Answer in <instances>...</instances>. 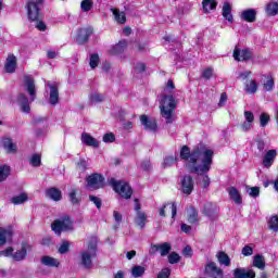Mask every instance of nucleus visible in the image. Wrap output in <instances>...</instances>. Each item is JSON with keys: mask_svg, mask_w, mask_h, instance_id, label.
<instances>
[{"mask_svg": "<svg viewBox=\"0 0 278 278\" xmlns=\"http://www.w3.org/2000/svg\"><path fill=\"white\" fill-rule=\"evenodd\" d=\"M180 160L185 161L189 173L199 175V185L201 188H210V173L214 160V151L205 146H200L190 152V148L185 146L180 150Z\"/></svg>", "mask_w": 278, "mask_h": 278, "instance_id": "obj_1", "label": "nucleus"}, {"mask_svg": "<svg viewBox=\"0 0 278 278\" xmlns=\"http://www.w3.org/2000/svg\"><path fill=\"white\" fill-rule=\"evenodd\" d=\"M177 108V101L175 100V97L173 96H162L161 102H160V110L161 115L163 118H165L166 123H173L175 118L173 117V112H175V109Z\"/></svg>", "mask_w": 278, "mask_h": 278, "instance_id": "obj_2", "label": "nucleus"}, {"mask_svg": "<svg viewBox=\"0 0 278 278\" xmlns=\"http://www.w3.org/2000/svg\"><path fill=\"white\" fill-rule=\"evenodd\" d=\"M79 257H80V265H83L84 268H87V269L92 268V260L97 257V241L91 240L88 243V248L80 252Z\"/></svg>", "mask_w": 278, "mask_h": 278, "instance_id": "obj_3", "label": "nucleus"}, {"mask_svg": "<svg viewBox=\"0 0 278 278\" xmlns=\"http://www.w3.org/2000/svg\"><path fill=\"white\" fill-rule=\"evenodd\" d=\"M111 186L113 190L117 192L119 197H122V199H131V194H134V190H131V187L129 186V184L125 181L111 179Z\"/></svg>", "mask_w": 278, "mask_h": 278, "instance_id": "obj_4", "label": "nucleus"}, {"mask_svg": "<svg viewBox=\"0 0 278 278\" xmlns=\"http://www.w3.org/2000/svg\"><path fill=\"white\" fill-rule=\"evenodd\" d=\"M52 231L56 233V236H60L62 231H72L73 229V220H71V217L68 216H63L51 225Z\"/></svg>", "mask_w": 278, "mask_h": 278, "instance_id": "obj_5", "label": "nucleus"}, {"mask_svg": "<svg viewBox=\"0 0 278 278\" xmlns=\"http://www.w3.org/2000/svg\"><path fill=\"white\" fill-rule=\"evenodd\" d=\"M45 0H35L27 3V13L30 21H38L40 16V7Z\"/></svg>", "mask_w": 278, "mask_h": 278, "instance_id": "obj_6", "label": "nucleus"}, {"mask_svg": "<svg viewBox=\"0 0 278 278\" xmlns=\"http://www.w3.org/2000/svg\"><path fill=\"white\" fill-rule=\"evenodd\" d=\"M105 178H103L100 174H92L87 177V187L90 190H99V188H103Z\"/></svg>", "mask_w": 278, "mask_h": 278, "instance_id": "obj_7", "label": "nucleus"}, {"mask_svg": "<svg viewBox=\"0 0 278 278\" xmlns=\"http://www.w3.org/2000/svg\"><path fill=\"white\" fill-rule=\"evenodd\" d=\"M24 88L29 94V102L36 101V84L34 83V78L31 76L24 77Z\"/></svg>", "mask_w": 278, "mask_h": 278, "instance_id": "obj_8", "label": "nucleus"}, {"mask_svg": "<svg viewBox=\"0 0 278 278\" xmlns=\"http://www.w3.org/2000/svg\"><path fill=\"white\" fill-rule=\"evenodd\" d=\"M135 211L137 212V215L135 217L136 225H138L140 229H144V226L147 225V214L140 211V202L138 201V199H135Z\"/></svg>", "mask_w": 278, "mask_h": 278, "instance_id": "obj_9", "label": "nucleus"}, {"mask_svg": "<svg viewBox=\"0 0 278 278\" xmlns=\"http://www.w3.org/2000/svg\"><path fill=\"white\" fill-rule=\"evenodd\" d=\"M232 55L237 62H247V60H251V58H253V53L250 50H240L238 47L235 48Z\"/></svg>", "mask_w": 278, "mask_h": 278, "instance_id": "obj_10", "label": "nucleus"}, {"mask_svg": "<svg viewBox=\"0 0 278 278\" xmlns=\"http://www.w3.org/2000/svg\"><path fill=\"white\" fill-rule=\"evenodd\" d=\"M48 88H50V105H58L60 102V91L58 90V84L48 81Z\"/></svg>", "mask_w": 278, "mask_h": 278, "instance_id": "obj_11", "label": "nucleus"}, {"mask_svg": "<svg viewBox=\"0 0 278 278\" xmlns=\"http://www.w3.org/2000/svg\"><path fill=\"white\" fill-rule=\"evenodd\" d=\"M180 186L184 194H192V190H194V180L191 176H185L180 180Z\"/></svg>", "mask_w": 278, "mask_h": 278, "instance_id": "obj_12", "label": "nucleus"}, {"mask_svg": "<svg viewBox=\"0 0 278 278\" xmlns=\"http://www.w3.org/2000/svg\"><path fill=\"white\" fill-rule=\"evenodd\" d=\"M14 236V231L12 227H0V247L8 244V242H12V237Z\"/></svg>", "mask_w": 278, "mask_h": 278, "instance_id": "obj_13", "label": "nucleus"}, {"mask_svg": "<svg viewBox=\"0 0 278 278\" xmlns=\"http://www.w3.org/2000/svg\"><path fill=\"white\" fill-rule=\"evenodd\" d=\"M170 245L168 242L162 243V244H152L150 248V254L155 255L157 251H160L162 257H165L168 253H170Z\"/></svg>", "mask_w": 278, "mask_h": 278, "instance_id": "obj_14", "label": "nucleus"}, {"mask_svg": "<svg viewBox=\"0 0 278 278\" xmlns=\"http://www.w3.org/2000/svg\"><path fill=\"white\" fill-rule=\"evenodd\" d=\"M17 105H20L22 112L25 114H29L31 112V108L29 106V99L24 93H20L17 96Z\"/></svg>", "mask_w": 278, "mask_h": 278, "instance_id": "obj_15", "label": "nucleus"}, {"mask_svg": "<svg viewBox=\"0 0 278 278\" xmlns=\"http://www.w3.org/2000/svg\"><path fill=\"white\" fill-rule=\"evenodd\" d=\"M80 140L86 147H93V149L99 148V141L88 132H83Z\"/></svg>", "mask_w": 278, "mask_h": 278, "instance_id": "obj_16", "label": "nucleus"}, {"mask_svg": "<svg viewBox=\"0 0 278 278\" xmlns=\"http://www.w3.org/2000/svg\"><path fill=\"white\" fill-rule=\"evenodd\" d=\"M140 122L148 131H155V129H157L155 119H151L147 115H141Z\"/></svg>", "mask_w": 278, "mask_h": 278, "instance_id": "obj_17", "label": "nucleus"}, {"mask_svg": "<svg viewBox=\"0 0 278 278\" xmlns=\"http://www.w3.org/2000/svg\"><path fill=\"white\" fill-rule=\"evenodd\" d=\"M275 157H277V150H268L263 157V166L270 168L275 162Z\"/></svg>", "mask_w": 278, "mask_h": 278, "instance_id": "obj_18", "label": "nucleus"}, {"mask_svg": "<svg viewBox=\"0 0 278 278\" xmlns=\"http://www.w3.org/2000/svg\"><path fill=\"white\" fill-rule=\"evenodd\" d=\"M90 36H92V28H81L78 30L76 40L79 45H84V42H86Z\"/></svg>", "mask_w": 278, "mask_h": 278, "instance_id": "obj_19", "label": "nucleus"}, {"mask_svg": "<svg viewBox=\"0 0 278 278\" xmlns=\"http://www.w3.org/2000/svg\"><path fill=\"white\" fill-rule=\"evenodd\" d=\"M241 18L247 23H255L257 18V11H255V9H247L241 12Z\"/></svg>", "mask_w": 278, "mask_h": 278, "instance_id": "obj_20", "label": "nucleus"}, {"mask_svg": "<svg viewBox=\"0 0 278 278\" xmlns=\"http://www.w3.org/2000/svg\"><path fill=\"white\" fill-rule=\"evenodd\" d=\"M229 198L236 203V205H242V195L236 187H229L227 189Z\"/></svg>", "mask_w": 278, "mask_h": 278, "instance_id": "obj_21", "label": "nucleus"}, {"mask_svg": "<svg viewBox=\"0 0 278 278\" xmlns=\"http://www.w3.org/2000/svg\"><path fill=\"white\" fill-rule=\"evenodd\" d=\"M235 278H255V271L253 269L236 268L233 270Z\"/></svg>", "mask_w": 278, "mask_h": 278, "instance_id": "obj_22", "label": "nucleus"}, {"mask_svg": "<svg viewBox=\"0 0 278 278\" xmlns=\"http://www.w3.org/2000/svg\"><path fill=\"white\" fill-rule=\"evenodd\" d=\"M166 212H172V218L175 219L177 216V204L167 203L160 208V216H166Z\"/></svg>", "mask_w": 278, "mask_h": 278, "instance_id": "obj_23", "label": "nucleus"}, {"mask_svg": "<svg viewBox=\"0 0 278 278\" xmlns=\"http://www.w3.org/2000/svg\"><path fill=\"white\" fill-rule=\"evenodd\" d=\"M4 70L7 73H14L16 71V56L14 54H9L4 64Z\"/></svg>", "mask_w": 278, "mask_h": 278, "instance_id": "obj_24", "label": "nucleus"}, {"mask_svg": "<svg viewBox=\"0 0 278 278\" xmlns=\"http://www.w3.org/2000/svg\"><path fill=\"white\" fill-rule=\"evenodd\" d=\"M205 271L208 274V275H212V277H223V269L218 268L216 266V263H208L206 265V268H205Z\"/></svg>", "mask_w": 278, "mask_h": 278, "instance_id": "obj_25", "label": "nucleus"}, {"mask_svg": "<svg viewBox=\"0 0 278 278\" xmlns=\"http://www.w3.org/2000/svg\"><path fill=\"white\" fill-rule=\"evenodd\" d=\"M187 220L191 225H194V223H199V212L194 206H189L187 208Z\"/></svg>", "mask_w": 278, "mask_h": 278, "instance_id": "obj_26", "label": "nucleus"}, {"mask_svg": "<svg viewBox=\"0 0 278 278\" xmlns=\"http://www.w3.org/2000/svg\"><path fill=\"white\" fill-rule=\"evenodd\" d=\"M41 264L43 266H48L49 268H58L60 266V261H58V258H54L52 256H42Z\"/></svg>", "mask_w": 278, "mask_h": 278, "instance_id": "obj_27", "label": "nucleus"}, {"mask_svg": "<svg viewBox=\"0 0 278 278\" xmlns=\"http://www.w3.org/2000/svg\"><path fill=\"white\" fill-rule=\"evenodd\" d=\"M48 199L52 201H62V191L58 188H50L46 191Z\"/></svg>", "mask_w": 278, "mask_h": 278, "instance_id": "obj_28", "label": "nucleus"}, {"mask_svg": "<svg viewBox=\"0 0 278 278\" xmlns=\"http://www.w3.org/2000/svg\"><path fill=\"white\" fill-rule=\"evenodd\" d=\"M244 91L248 94H255L257 92V81L255 79H248L244 83Z\"/></svg>", "mask_w": 278, "mask_h": 278, "instance_id": "obj_29", "label": "nucleus"}, {"mask_svg": "<svg viewBox=\"0 0 278 278\" xmlns=\"http://www.w3.org/2000/svg\"><path fill=\"white\" fill-rule=\"evenodd\" d=\"M125 49H127V41L122 40L110 50V53L111 55H121Z\"/></svg>", "mask_w": 278, "mask_h": 278, "instance_id": "obj_30", "label": "nucleus"}, {"mask_svg": "<svg viewBox=\"0 0 278 278\" xmlns=\"http://www.w3.org/2000/svg\"><path fill=\"white\" fill-rule=\"evenodd\" d=\"M2 147L7 150V153H16L17 151L16 143H13L10 138L2 139Z\"/></svg>", "mask_w": 278, "mask_h": 278, "instance_id": "obj_31", "label": "nucleus"}, {"mask_svg": "<svg viewBox=\"0 0 278 278\" xmlns=\"http://www.w3.org/2000/svg\"><path fill=\"white\" fill-rule=\"evenodd\" d=\"M111 12L113 13L116 23H119V25H125L127 22L125 12H121L118 9H111Z\"/></svg>", "mask_w": 278, "mask_h": 278, "instance_id": "obj_32", "label": "nucleus"}, {"mask_svg": "<svg viewBox=\"0 0 278 278\" xmlns=\"http://www.w3.org/2000/svg\"><path fill=\"white\" fill-rule=\"evenodd\" d=\"M265 12H266L267 16H277L278 3L277 2H268L265 7Z\"/></svg>", "mask_w": 278, "mask_h": 278, "instance_id": "obj_33", "label": "nucleus"}, {"mask_svg": "<svg viewBox=\"0 0 278 278\" xmlns=\"http://www.w3.org/2000/svg\"><path fill=\"white\" fill-rule=\"evenodd\" d=\"M144 273H147V268L140 265H135L130 269L131 277H135V278L143 277Z\"/></svg>", "mask_w": 278, "mask_h": 278, "instance_id": "obj_34", "label": "nucleus"}, {"mask_svg": "<svg viewBox=\"0 0 278 278\" xmlns=\"http://www.w3.org/2000/svg\"><path fill=\"white\" fill-rule=\"evenodd\" d=\"M216 257L222 266H231V258L225 252H218Z\"/></svg>", "mask_w": 278, "mask_h": 278, "instance_id": "obj_35", "label": "nucleus"}, {"mask_svg": "<svg viewBox=\"0 0 278 278\" xmlns=\"http://www.w3.org/2000/svg\"><path fill=\"white\" fill-rule=\"evenodd\" d=\"M253 266L255 268H260V270H264L266 268V261L264 260V256L261 254H257L253 257Z\"/></svg>", "mask_w": 278, "mask_h": 278, "instance_id": "obj_36", "label": "nucleus"}, {"mask_svg": "<svg viewBox=\"0 0 278 278\" xmlns=\"http://www.w3.org/2000/svg\"><path fill=\"white\" fill-rule=\"evenodd\" d=\"M29 245L27 244H23L22 245V249L18 250L17 252H15L13 254V258L16 261V262H21L23 260H25V256L27 255V249H28Z\"/></svg>", "mask_w": 278, "mask_h": 278, "instance_id": "obj_37", "label": "nucleus"}, {"mask_svg": "<svg viewBox=\"0 0 278 278\" xmlns=\"http://www.w3.org/2000/svg\"><path fill=\"white\" fill-rule=\"evenodd\" d=\"M223 16L229 23L233 22V15H231V4H229V2H226L223 7Z\"/></svg>", "mask_w": 278, "mask_h": 278, "instance_id": "obj_38", "label": "nucleus"}, {"mask_svg": "<svg viewBox=\"0 0 278 278\" xmlns=\"http://www.w3.org/2000/svg\"><path fill=\"white\" fill-rule=\"evenodd\" d=\"M202 5L204 12H212V10H216L218 3H216V0H203Z\"/></svg>", "mask_w": 278, "mask_h": 278, "instance_id": "obj_39", "label": "nucleus"}, {"mask_svg": "<svg viewBox=\"0 0 278 278\" xmlns=\"http://www.w3.org/2000/svg\"><path fill=\"white\" fill-rule=\"evenodd\" d=\"M78 190L76 188H72L68 198L72 203V205H79V202L81 201L79 198H77Z\"/></svg>", "mask_w": 278, "mask_h": 278, "instance_id": "obj_40", "label": "nucleus"}, {"mask_svg": "<svg viewBox=\"0 0 278 278\" xmlns=\"http://www.w3.org/2000/svg\"><path fill=\"white\" fill-rule=\"evenodd\" d=\"M268 227L270 231H274L275 233L278 232V216L274 215L268 220Z\"/></svg>", "mask_w": 278, "mask_h": 278, "instance_id": "obj_41", "label": "nucleus"}, {"mask_svg": "<svg viewBox=\"0 0 278 278\" xmlns=\"http://www.w3.org/2000/svg\"><path fill=\"white\" fill-rule=\"evenodd\" d=\"M245 192H248L249 197H252V199H257L260 197V187H245Z\"/></svg>", "mask_w": 278, "mask_h": 278, "instance_id": "obj_42", "label": "nucleus"}, {"mask_svg": "<svg viewBox=\"0 0 278 278\" xmlns=\"http://www.w3.org/2000/svg\"><path fill=\"white\" fill-rule=\"evenodd\" d=\"M25 201H27V194H25V193L13 197L11 199V203H13V205H21V204L25 203Z\"/></svg>", "mask_w": 278, "mask_h": 278, "instance_id": "obj_43", "label": "nucleus"}, {"mask_svg": "<svg viewBox=\"0 0 278 278\" xmlns=\"http://www.w3.org/2000/svg\"><path fill=\"white\" fill-rule=\"evenodd\" d=\"M10 176V166L2 165L0 166V181H5Z\"/></svg>", "mask_w": 278, "mask_h": 278, "instance_id": "obj_44", "label": "nucleus"}, {"mask_svg": "<svg viewBox=\"0 0 278 278\" xmlns=\"http://www.w3.org/2000/svg\"><path fill=\"white\" fill-rule=\"evenodd\" d=\"M99 54L93 53L90 55L89 65L91 66V68H97V66H99Z\"/></svg>", "mask_w": 278, "mask_h": 278, "instance_id": "obj_45", "label": "nucleus"}, {"mask_svg": "<svg viewBox=\"0 0 278 278\" xmlns=\"http://www.w3.org/2000/svg\"><path fill=\"white\" fill-rule=\"evenodd\" d=\"M273 88H275V80L273 79V77L268 76L266 83H264V90L270 92Z\"/></svg>", "mask_w": 278, "mask_h": 278, "instance_id": "obj_46", "label": "nucleus"}, {"mask_svg": "<svg viewBox=\"0 0 278 278\" xmlns=\"http://www.w3.org/2000/svg\"><path fill=\"white\" fill-rule=\"evenodd\" d=\"M80 8L83 12H90L92 10V0H83Z\"/></svg>", "mask_w": 278, "mask_h": 278, "instance_id": "obj_47", "label": "nucleus"}, {"mask_svg": "<svg viewBox=\"0 0 278 278\" xmlns=\"http://www.w3.org/2000/svg\"><path fill=\"white\" fill-rule=\"evenodd\" d=\"M175 162H177V159H174L173 156H167L164 159L162 166H163V168H168V167L173 166V164H175Z\"/></svg>", "mask_w": 278, "mask_h": 278, "instance_id": "obj_48", "label": "nucleus"}, {"mask_svg": "<svg viewBox=\"0 0 278 278\" xmlns=\"http://www.w3.org/2000/svg\"><path fill=\"white\" fill-rule=\"evenodd\" d=\"M269 121H270V115H268L267 113L261 114L260 116L261 127H266Z\"/></svg>", "mask_w": 278, "mask_h": 278, "instance_id": "obj_49", "label": "nucleus"}, {"mask_svg": "<svg viewBox=\"0 0 278 278\" xmlns=\"http://www.w3.org/2000/svg\"><path fill=\"white\" fill-rule=\"evenodd\" d=\"M211 210L216 212V206L214 204H212V203L205 204V206H204V214H205V216L212 217Z\"/></svg>", "mask_w": 278, "mask_h": 278, "instance_id": "obj_50", "label": "nucleus"}, {"mask_svg": "<svg viewBox=\"0 0 278 278\" xmlns=\"http://www.w3.org/2000/svg\"><path fill=\"white\" fill-rule=\"evenodd\" d=\"M173 90H175V83H173V80H168L164 88V92L166 94H173Z\"/></svg>", "mask_w": 278, "mask_h": 278, "instance_id": "obj_51", "label": "nucleus"}, {"mask_svg": "<svg viewBox=\"0 0 278 278\" xmlns=\"http://www.w3.org/2000/svg\"><path fill=\"white\" fill-rule=\"evenodd\" d=\"M30 164H31V166H35V167L40 166V164H41L40 155L34 154V155L30 157Z\"/></svg>", "mask_w": 278, "mask_h": 278, "instance_id": "obj_52", "label": "nucleus"}, {"mask_svg": "<svg viewBox=\"0 0 278 278\" xmlns=\"http://www.w3.org/2000/svg\"><path fill=\"white\" fill-rule=\"evenodd\" d=\"M179 260H180L179 254H177V253H175V252H173V253H170V254L168 255V262H169V264H177V263L179 262Z\"/></svg>", "mask_w": 278, "mask_h": 278, "instance_id": "obj_53", "label": "nucleus"}, {"mask_svg": "<svg viewBox=\"0 0 278 278\" xmlns=\"http://www.w3.org/2000/svg\"><path fill=\"white\" fill-rule=\"evenodd\" d=\"M212 75H214V70L212 67H207L206 70L203 71L202 77L204 79H211Z\"/></svg>", "mask_w": 278, "mask_h": 278, "instance_id": "obj_54", "label": "nucleus"}, {"mask_svg": "<svg viewBox=\"0 0 278 278\" xmlns=\"http://www.w3.org/2000/svg\"><path fill=\"white\" fill-rule=\"evenodd\" d=\"M242 255H244V257H249L251 255H253V248H251V245H245L242 251H241Z\"/></svg>", "mask_w": 278, "mask_h": 278, "instance_id": "obj_55", "label": "nucleus"}, {"mask_svg": "<svg viewBox=\"0 0 278 278\" xmlns=\"http://www.w3.org/2000/svg\"><path fill=\"white\" fill-rule=\"evenodd\" d=\"M90 99L92 103H101V101H103V96L100 93H92Z\"/></svg>", "mask_w": 278, "mask_h": 278, "instance_id": "obj_56", "label": "nucleus"}, {"mask_svg": "<svg viewBox=\"0 0 278 278\" xmlns=\"http://www.w3.org/2000/svg\"><path fill=\"white\" fill-rule=\"evenodd\" d=\"M116 140V136L113 132H108L103 136V142H114Z\"/></svg>", "mask_w": 278, "mask_h": 278, "instance_id": "obj_57", "label": "nucleus"}, {"mask_svg": "<svg viewBox=\"0 0 278 278\" xmlns=\"http://www.w3.org/2000/svg\"><path fill=\"white\" fill-rule=\"evenodd\" d=\"M244 118H245V122L253 123L255 121V115L251 111H245Z\"/></svg>", "mask_w": 278, "mask_h": 278, "instance_id": "obj_58", "label": "nucleus"}, {"mask_svg": "<svg viewBox=\"0 0 278 278\" xmlns=\"http://www.w3.org/2000/svg\"><path fill=\"white\" fill-rule=\"evenodd\" d=\"M89 164L88 161L81 159L78 164L77 167L79 168V170H86V168H88Z\"/></svg>", "mask_w": 278, "mask_h": 278, "instance_id": "obj_59", "label": "nucleus"}, {"mask_svg": "<svg viewBox=\"0 0 278 278\" xmlns=\"http://www.w3.org/2000/svg\"><path fill=\"white\" fill-rule=\"evenodd\" d=\"M250 76H251V71L240 72L238 79H240L241 81H244V79L249 78Z\"/></svg>", "mask_w": 278, "mask_h": 278, "instance_id": "obj_60", "label": "nucleus"}, {"mask_svg": "<svg viewBox=\"0 0 278 278\" xmlns=\"http://www.w3.org/2000/svg\"><path fill=\"white\" fill-rule=\"evenodd\" d=\"M89 199L92 203H94V205L99 208H101V199H99L98 197L94 195H89Z\"/></svg>", "mask_w": 278, "mask_h": 278, "instance_id": "obj_61", "label": "nucleus"}, {"mask_svg": "<svg viewBox=\"0 0 278 278\" xmlns=\"http://www.w3.org/2000/svg\"><path fill=\"white\" fill-rule=\"evenodd\" d=\"M59 253H61V255L68 253V242H63V244L59 248Z\"/></svg>", "mask_w": 278, "mask_h": 278, "instance_id": "obj_62", "label": "nucleus"}, {"mask_svg": "<svg viewBox=\"0 0 278 278\" xmlns=\"http://www.w3.org/2000/svg\"><path fill=\"white\" fill-rule=\"evenodd\" d=\"M252 127H253V123L247 122V121L241 125L242 131H250Z\"/></svg>", "mask_w": 278, "mask_h": 278, "instance_id": "obj_63", "label": "nucleus"}, {"mask_svg": "<svg viewBox=\"0 0 278 278\" xmlns=\"http://www.w3.org/2000/svg\"><path fill=\"white\" fill-rule=\"evenodd\" d=\"M142 170H149L151 168V161H143L141 163Z\"/></svg>", "mask_w": 278, "mask_h": 278, "instance_id": "obj_64", "label": "nucleus"}]
</instances>
